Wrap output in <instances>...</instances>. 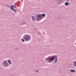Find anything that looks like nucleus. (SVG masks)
I'll list each match as a JSON object with an SVG mask.
<instances>
[{"label": "nucleus", "instance_id": "nucleus-7", "mask_svg": "<svg viewBox=\"0 0 76 76\" xmlns=\"http://www.w3.org/2000/svg\"><path fill=\"white\" fill-rule=\"evenodd\" d=\"M69 3L68 2H66L65 3V6H67V5H69Z\"/></svg>", "mask_w": 76, "mask_h": 76}, {"label": "nucleus", "instance_id": "nucleus-25", "mask_svg": "<svg viewBox=\"0 0 76 76\" xmlns=\"http://www.w3.org/2000/svg\"><path fill=\"white\" fill-rule=\"evenodd\" d=\"M17 49H18V48H16Z\"/></svg>", "mask_w": 76, "mask_h": 76}, {"label": "nucleus", "instance_id": "nucleus-24", "mask_svg": "<svg viewBox=\"0 0 76 76\" xmlns=\"http://www.w3.org/2000/svg\"><path fill=\"white\" fill-rule=\"evenodd\" d=\"M35 71V69H34Z\"/></svg>", "mask_w": 76, "mask_h": 76}, {"label": "nucleus", "instance_id": "nucleus-17", "mask_svg": "<svg viewBox=\"0 0 76 76\" xmlns=\"http://www.w3.org/2000/svg\"><path fill=\"white\" fill-rule=\"evenodd\" d=\"M36 72H38V69H37V70L36 71Z\"/></svg>", "mask_w": 76, "mask_h": 76}, {"label": "nucleus", "instance_id": "nucleus-19", "mask_svg": "<svg viewBox=\"0 0 76 76\" xmlns=\"http://www.w3.org/2000/svg\"><path fill=\"white\" fill-rule=\"evenodd\" d=\"M69 0H66L67 1H69Z\"/></svg>", "mask_w": 76, "mask_h": 76}, {"label": "nucleus", "instance_id": "nucleus-11", "mask_svg": "<svg viewBox=\"0 0 76 76\" xmlns=\"http://www.w3.org/2000/svg\"><path fill=\"white\" fill-rule=\"evenodd\" d=\"M13 11H14V12H15V13H17V11L16 10V9L14 10L13 9Z\"/></svg>", "mask_w": 76, "mask_h": 76}, {"label": "nucleus", "instance_id": "nucleus-18", "mask_svg": "<svg viewBox=\"0 0 76 76\" xmlns=\"http://www.w3.org/2000/svg\"><path fill=\"white\" fill-rule=\"evenodd\" d=\"M56 63V61H54V62H53V63Z\"/></svg>", "mask_w": 76, "mask_h": 76}, {"label": "nucleus", "instance_id": "nucleus-23", "mask_svg": "<svg viewBox=\"0 0 76 76\" xmlns=\"http://www.w3.org/2000/svg\"><path fill=\"white\" fill-rule=\"evenodd\" d=\"M56 56V55H55V56Z\"/></svg>", "mask_w": 76, "mask_h": 76}, {"label": "nucleus", "instance_id": "nucleus-14", "mask_svg": "<svg viewBox=\"0 0 76 76\" xmlns=\"http://www.w3.org/2000/svg\"><path fill=\"white\" fill-rule=\"evenodd\" d=\"M73 64L74 66L75 67H76V64L75 63H74Z\"/></svg>", "mask_w": 76, "mask_h": 76}, {"label": "nucleus", "instance_id": "nucleus-6", "mask_svg": "<svg viewBox=\"0 0 76 76\" xmlns=\"http://www.w3.org/2000/svg\"><path fill=\"white\" fill-rule=\"evenodd\" d=\"M32 19L33 20H35L36 18L35 17L32 16L31 17Z\"/></svg>", "mask_w": 76, "mask_h": 76}, {"label": "nucleus", "instance_id": "nucleus-13", "mask_svg": "<svg viewBox=\"0 0 76 76\" xmlns=\"http://www.w3.org/2000/svg\"><path fill=\"white\" fill-rule=\"evenodd\" d=\"M21 41L22 42H25V40H24V39H23L22 38Z\"/></svg>", "mask_w": 76, "mask_h": 76}, {"label": "nucleus", "instance_id": "nucleus-1", "mask_svg": "<svg viewBox=\"0 0 76 76\" xmlns=\"http://www.w3.org/2000/svg\"><path fill=\"white\" fill-rule=\"evenodd\" d=\"M55 58V57L54 56H51L48 58H46L45 60V61H47L48 63H51L52 61H53L54 60V59Z\"/></svg>", "mask_w": 76, "mask_h": 76}, {"label": "nucleus", "instance_id": "nucleus-9", "mask_svg": "<svg viewBox=\"0 0 76 76\" xmlns=\"http://www.w3.org/2000/svg\"><path fill=\"white\" fill-rule=\"evenodd\" d=\"M70 72H75V70L74 69H71L70 70Z\"/></svg>", "mask_w": 76, "mask_h": 76}, {"label": "nucleus", "instance_id": "nucleus-21", "mask_svg": "<svg viewBox=\"0 0 76 76\" xmlns=\"http://www.w3.org/2000/svg\"><path fill=\"white\" fill-rule=\"evenodd\" d=\"M75 63L76 64V61H75Z\"/></svg>", "mask_w": 76, "mask_h": 76}, {"label": "nucleus", "instance_id": "nucleus-4", "mask_svg": "<svg viewBox=\"0 0 76 76\" xmlns=\"http://www.w3.org/2000/svg\"><path fill=\"white\" fill-rule=\"evenodd\" d=\"M2 66H4V67H8V66H9L7 62V61H4L2 63Z\"/></svg>", "mask_w": 76, "mask_h": 76}, {"label": "nucleus", "instance_id": "nucleus-15", "mask_svg": "<svg viewBox=\"0 0 76 76\" xmlns=\"http://www.w3.org/2000/svg\"><path fill=\"white\" fill-rule=\"evenodd\" d=\"M55 61H56V62L57 61V58H55Z\"/></svg>", "mask_w": 76, "mask_h": 76}, {"label": "nucleus", "instance_id": "nucleus-16", "mask_svg": "<svg viewBox=\"0 0 76 76\" xmlns=\"http://www.w3.org/2000/svg\"><path fill=\"white\" fill-rule=\"evenodd\" d=\"M13 7L14 9H15V8H16V5H14L13 6Z\"/></svg>", "mask_w": 76, "mask_h": 76}, {"label": "nucleus", "instance_id": "nucleus-2", "mask_svg": "<svg viewBox=\"0 0 76 76\" xmlns=\"http://www.w3.org/2000/svg\"><path fill=\"white\" fill-rule=\"evenodd\" d=\"M23 38L24 39L25 41H28L31 39V36H30L29 35L26 34L24 36V37H23Z\"/></svg>", "mask_w": 76, "mask_h": 76}, {"label": "nucleus", "instance_id": "nucleus-8", "mask_svg": "<svg viewBox=\"0 0 76 76\" xmlns=\"http://www.w3.org/2000/svg\"><path fill=\"white\" fill-rule=\"evenodd\" d=\"M7 61H8V62L9 63V64H11V62L10 60H7Z\"/></svg>", "mask_w": 76, "mask_h": 76}, {"label": "nucleus", "instance_id": "nucleus-20", "mask_svg": "<svg viewBox=\"0 0 76 76\" xmlns=\"http://www.w3.org/2000/svg\"><path fill=\"white\" fill-rule=\"evenodd\" d=\"M16 3H17V2H16V3H15V5H16Z\"/></svg>", "mask_w": 76, "mask_h": 76}, {"label": "nucleus", "instance_id": "nucleus-12", "mask_svg": "<svg viewBox=\"0 0 76 76\" xmlns=\"http://www.w3.org/2000/svg\"><path fill=\"white\" fill-rule=\"evenodd\" d=\"M42 15L43 17H45V14H42Z\"/></svg>", "mask_w": 76, "mask_h": 76}, {"label": "nucleus", "instance_id": "nucleus-22", "mask_svg": "<svg viewBox=\"0 0 76 76\" xmlns=\"http://www.w3.org/2000/svg\"><path fill=\"white\" fill-rule=\"evenodd\" d=\"M75 45H76V42L75 44Z\"/></svg>", "mask_w": 76, "mask_h": 76}, {"label": "nucleus", "instance_id": "nucleus-3", "mask_svg": "<svg viewBox=\"0 0 76 76\" xmlns=\"http://www.w3.org/2000/svg\"><path fill=\"white\" fill-rule=\"evenodd\" d=\"M35 16L37 19V20L38 21H39L42 19V16L41 14H37L35 15Z\"/></svg>", "mask_w": 76, "mask_h": 76}, {"label": "nucleus", "instance_id": "nucleus-10", "mask_svg": "<svg viewBox=\"0 0 76 76\" xmlns=\"http://www.w3.org/2000/svg\"><path fill=\"white\" fill-rule=\"evenodd\" d=\"M13 5H12L11 6V7L10 8V9H11V10H12V11H13Z\"/></svg>", "mask_w": 76, "mask_h": 76}, {"label": "nucleus", "instance_id": "nucleus-5", "mask_svg": "<svg viewBox=\"0 0 76 76\" xmlns=\"http://www.w3.org/2000/svg\"><path fill=\"white\" fill-rule=\"evenodd\" d=\"M57 1L59 4H60L63 2V0H57Z\"/></svg>", "mask_w": 76, "mask_h": 76}, {"label": "nucleus", "instance_id": "nucleus-26", "mask_svg": "<svg viewBox=\"0 0 76 76\" xmlns=\"http://www.w3.org/2000/svg\"><path fill=\"white\" fill-rule=\"evenodd\" d=\"M16 49H17L16 48Z\"/></svg>", "mask_w": 76, "mask_h": 76}]
</instances>
